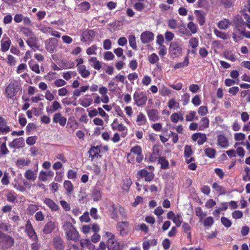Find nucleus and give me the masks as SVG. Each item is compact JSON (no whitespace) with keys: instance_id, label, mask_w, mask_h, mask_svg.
<instances>
[{"instance_id":"nucleus-10","label":"nucleus","mask_w":250,"mask_h":250,"mask_svg":"<svg viewBox=\"0 0 250 250\" xmlns=\"http://www.w3.org/2000/svg\"><path fill=\"white\" fill-rule=\"evenodd\" d=\"M129 224L127 222H119L117 224V229L122 236H125L128 233L127 228Z\"/></svg>"},{"instance_id":"nucleus-22","label":"nucleus","mask_w":250,"mask_h":250,"mask_svg":"<svg viewBox=\"0 0 250 250\" xmlns=\"http://www.w3.org/2000/svg\"><path fill=\"white\" fill-rule=\"evenodd\" d=\"M10 130V127L6 125L5 119L0 117V132L2 133H7Z\"/></svg>"},{"instance_id":"nucleus-48","label":"nucleus","mask_w":250,"mask_h":250,"mask_svg":"<svg viewBox=\"0 0 250 250\" xmlns=\"http://www.w3.org/2000/svg\"><path fill=\"white\" fill-rule=\"evenodd\" d=\"M38 210V207L37 205L35 204H30L27 208V212L30 215H33Z\"/></svg>"},{"instance_id":"nucleus-13","label":"nucleus","mask_w":250,"mask_h":250,"mask_svg":"<svg viewBox=\"0 0 250 250\" xmlns=\"http://www.w3.org/2000/svg\"><path fill=\"white\" fill-rule=\"evenodd\" d=\"M24 176L29 181H35L37 177V169L32 170L28 169L26 170L24 173Z\"/></svg>"},{"instance_id":"nucleus-34","label":"nucleus","mask_w":250,"mask_h":250,"mask_svg":"<svg viewBox=\"0 0 250 250\" xmlns=\"http://www.w3.org/2000/svg\"><path fill=\"white\" fill-rule=\"evenodd\" d=\"M3 242L5 244L4 248L7 249L12 246L14 243V240L9 236L4 235L3 237Z\"/></svg>"},{"instance_id":"nucleus-28","label":"nucleus","mask_w":250,"mask_h":250,"mask_svg":"<svg viewBox=\"0 0 250 250\" xmlns=\"http://www.w3.org/2000/svg\"><path fill=\"white\" fill-rule=\"evenodd\" d=\"M136 123L138 125H144L146 124L147 120L146 116L142 112H140L137 116Z\"/></svg>"},{"instance_id":"nucleus-42","label":"nucleus","mask_w":250,"mask_h":250,"mask_svg":"<svg viewBox=\"0 0 250 250\" xmlns=\"http://www.w3.org/2000/svg\"><path fill=\"white\" fill-rule=\"evenodd\" d=\"M213 32L217 37L221 39L227 40L229 38V35L227 34L224 32L220 31L217 29H214Z\"/></svg>"},{"instance_id":"nucleus-9","label":"nucleus","mask_w":250,"mask_h":250,"mask_svg":"<svg viewBox=\"0 0 250 250\" xmlns=\"http://www.w3.org/2000/svg\"><path fill=\"white\" fill-rule=\"evenodd\" d=\"M45 44L47 50L52 53L55 50L58 46V41L56 39L50 38L45 41Z\"/></svg>"},{"instance_id":"nucleus-5","label":"nucleus","mask_w":250,"mask_h":250,"mask_svg":"<svg viewBox=\"0 0 250 250\" xmlns=\"http://www.w3.org/2000/svg\"><path fill=\"white\" fill-rule=\"evenodd\" d=\"M133 99L135 104L138 106H142L146 104L147 98L145 92L136 91L133 95Z\"/></svg>"},{"instance_id":"nucleus-53","label":"nucleus","mask_w":250,"mask_h":250,"mask_svg":"<svg viewBox=\"0 0 250 250\" xmlns=\"http://www.w3.org/2000/svg\"><path fill=\"white\" fill-rule=\"evenodd\" d=\"M148 60L150 63L155 64L159 61V58L156 54L152 53L148 57Z\"/></svg>"},{"instance_id":"nucleus-12","label":"nucleus","mask_w":250,"mask_h":250,"mask_svg":"<svg viewBox=\"0 0 250 250\" xmlns=\"http://www.w3.org/2000/svg\"><path fill=\"white\" fill-rule=\"evenodd\" d=\"M9 147L15 149L21 148L24 146V140L22 137L14 139L9 145Z\"/></svg>"},{"instance_id":"nucleus-14","label":"nucleus","mask_w":250,"mask_h":250,"mask_svg":"<svg viewBox=\"0 0 250 250\" xmlns=\"http://www.w3.org/2000/svg\"><path fill=\"white\" fill-rule=\"evenodd\" d=\"M94 36L93 31L92 30H85L82 34L81 41L84 42H88L92 40Z\"/></svg>"},{"instance_id":"nucleus-31","label":"nucleus","mask_w":250,"mask_h":250,"mask_svg":"<svg viewBox=\"0 0 250 250\" xmlns=\"http://www.w3.org/2000/svg\"><path fill=\"white\" fill-rule=\"evenodd\" d=\"M78 69V71L81 76L84 78H87L90 74L88 70H87L85 65L80 66Z\"/></svg>"},{"instance_id":"nucleus-2","label":"nucleus","mask_w":250,"mask_h":250,"mask_svg":"<svg viewBox=\"0 0 250 250\" xmlns=\"http://www.w3.org/2000/svg\"><path fill=\"white\" fill-rule=\"evenodd\" d=\"M109 210L111 212V218L115 221H118L119 217L121 219H126L127 217V211L122 206H116L111 204L109 206Z\"/></svg>"},{"instance_id":"nucleus-41","label":"nucleus","mask_w":250,"mask_h":250,"mask_svg":"<svg viewBox=\"0 0 250 250\" xmlns=\"http://www.w3.org/2000/svg\"><path fill=\"white\" fill-rule=\"evenodd\" d=\"M191 226L186 222H184L182 224V229L184 232L187 233L188 238H191V234L190 231L191 229Z\"/></svg>"},{"instance_id":"nucleus-49","label":"nucleus","mask_w":250,"mask_h":250,"mask_svg":"<svg viewBox=\"0 0 250 250\" xmlns=\"http://www.w3.org/2000/svg\"><path fill=\"white\" fill-rule=\"evenodd\" d=\"M158 163L161 166L163 169H167L168 167V162L164 157H160L158 159Z\"/></svg>"},{"instance_id":"nucleus-7","label":"nucleus","mask_w":250,"mask_h":250,"mask_svg":"<svg viewBox=\"0 0 250 250\" xmlns=\"http://www.w3.org/2000/svg\"><path fill=\"white\" fill-rule=\"evenodd\" d=\"M137 176L139 178H145L146 182L151 181L154 177V174L152 172H148L146 169H142L138 171Z\"/></svg>"},{"instance_id":"nucleus-44","label":"nucleus","mask_w":250,"mask_h":250,"mask_svg":"<svg viewBox=\"0 0 250 250\" xmlns=\"http://www.w3.org/2000/svg\"><path fill=\"white\" fill-rule=\"evenodd\" d=\"M189 64V59L188 56L186 57L184 59V61L183 62H179L176 63L174 66V69H178L181 68L185 66H187Z\"/></svg>"},{"instance_id":"nucleus-21","label":"nucleus","mask_w":250,"mask_h":250,"mask_svg":"<svg viewBox=\"0 0 250 250\" xmlns=\"http://www.w3.org/2000/svg\"><path fill=\"white\" fill-rule=\"evenodd\" d=\"M99 92L102 95L101 98L102 102L104 104H107L109 101V98L107 95V89L104 86H102L99 88Z\"/></svg>"},{"instance_id":"nucleus-18","label":"nucleus","mask_w":250,"mask_h":250,"mask_svg":"<svg viewBox=\"0 0 250 250\" xmlns=\"http://www.w3.org/2000/svg\"><path fill=\"white\" fill-rule=\"evenodd\" d=\"M53 122L59 123L61 126H64L66 123V118L62 115L60 113H56L54 115L53 119Z\"/></svg>"},{"instance_id":"nucleus-36","label":"nucleus","mask_w":250,"mask_h":250,"mask_svg":"<svg viewBox=\"0 0 250 250\" xmlns=\"http://www.w3.org/2000/svg\"><path fill=\"white\" fill-rule=\"evenodd\" d=\"M92 98H83L79 100V103L82 106L87 107L92 104Z\"/></svg>"},{"instance_id":"nucleus-54","label":"nucleus","mask_w":250,"mask_h":250,"mask_svg":"<svg viewBox=\"0 0 250 250\" xmlns=\"http://www.w3.org/2000/svg\"><path fill=\"white\" fill-rule=\"evenodd\" d=\"M98 47L96 45H93L88 47L86 51V54L88 55H96V51Z\"/></svg>"},{"instance_id":"nucleus-33","label":"nucleus","mask_w":250,"mask_h":250,"mask_svg":"<svg viewBox=\"0 0 250 250\" xmlns=\"http://www.w3.org/2000/svg\"><path fill=\"white\" fill-rule=\"evenodd\" d=\"M53 174V172L51 171L48 172L41 171L40 172L38 178L40 181L45 182L47 180V177L52 176Z\"/></svg>"},{"instance_id":"nucleus-19","label":"nucleus","mask_w":250,"mask_h":250,"mask_svg":"<svg viewBox=\"0 0 250 250\" xmlns=\"http://www.w3.org/2000/svg\"><path fill=\"white\" fill-rule=\"evenodd\" d=\"M146 112L150 121L155 122L159 119V113L157 110L151 109L147 110Z\"/></svg>"},{"instance_id":"nucleus-56","label":"nucleus","mask_w":250,"mask_h":250,"mask_svg":"<svg viewBox=\"0 0 250 250\" xmlns=\"http://www.w3.org/2000/svg\"><path fill=\"white\" fill-rule=\"evenodd\" d=\"M9 152L6 145L5 142H3L0 146V154L2 155H5Z\"/></svg>"},{"instance_id":"nucleus-35","label":"nucleus","mask_w":250,"mask_h":250,"mask_svg":"<svg viewBox=\"0 0 250 250\" xmlns=\"http://www.w3.org/2000/svg\"><path fill=\"white\" fill-rule=\"evenodd\" d=\"M77 75V73L74 71H68L63 72L62 73V77L66 81H69L71 78L75 77Z\"/></svg>"},{"instance_id":"nucleus-15","label":"nucleus","mask_w":250,"mask_h":250,"mask_svg":"<svg viewBox=\"0 0 250 250\" xmlns=\"http://www.w3.org/2000/svg\"><path fill=\"white\" fill-rule=\"evenodd\" d=\"M217 145L221 148H226L229 146V141L225 135L220 134L217 136Z\"/></svg>"},{"instance_id":"nucleus-59","label":"nucleus","mask_w":250,"mask_h":250,"mask_svg":"<svg viewBox=\"0 0 250 250\" xmlns=\"http://www.w3.org/2000/svg\"><path fill=\"white\" fill-rule=\"evenodd\" d=\"M188 27L192 34H195L197 32L198 27L193 22L190 21L188 24Z\"/></svg>"},{"instance_id":"nucleus-8","label":"nucleus","mask_w":250,"mask_h":250,"mask_svg":"<svg viewBox=\"0 0 250 250\" xmlns=\"http://www.w3.org/2000/svg\"><path fill=\"white\" fill-rule=\"evenodd\" d=\"M154 37V34L148 31L143 32L140 36V39L143 43H147L152 42Z\"/></svg>"},{"instance_id":"nucleus-52","label":"nucleus","mask_w":250,"mask_h":250,"mask_svg":"<svg viewBox=\"0 0 250 250\" xmlns=\"http://www.w3.org/2000/svg\"><path fill=\"white\" fill-rule=\"evenodd\" d=\"M90 4L86 1L82 2L78 5V8L81 11L85 12L90 8Z\"/></svg>"},{"instance_id":"nucleus-23","label":"nucleus","mask_w":250,"mask_h":250,"mask_svg":"<svg viewBox=\"0 0 250 250\" xmlns=\"http://www.w3.org/2000/svg\"><path fill=\"white\" fill-rule=\"evenodd\" d=\"M88 62L91 66L96 70H100L101 68V64L97 60V58L95 57H90L88 59Z\"/></svg>"},{"instance_id":"nucleus-57","label":"nucleus","mask_w":250,"mask_h":250,"mask_svg":"<svg viewBox=\"0 0 250 250\" xmlns=\"http://www.w3.org/2000/svg\"><path fill=\"white\" fill-rule=\"evenodd\" d=\"M193 153L191 147L190 146L186 145L185 146L184 155L186 158L190 157Z\"/></svg>"},{"instance_id":"nucleus-20","label":"nucleus","mask_w":250,"mask_h":250,"mask_svg":"<svg viewBox=\"0 0 250 250\" xmlns=\"http://www.w3.org/2000/svg\"><path fill=\"white\" fill-rule=\"evenodd\" d=\"M30 163V160L27 158H18L16 161V165L19 168H22L24 167L28 166Z\"/></svg>"},{"instance_id":"nucleus-17","label":"nucleus","mask_w":250,"mask_h":250,"mask_svg":"<svg viewBox=\"0 0 250 250\" xmlns=\"http://www.w3.org/2000/svg\"><path fill=\"white\" fill-rule=\"evenodd\" d=\"M56 228V224L54 222L49 221L44 226L42 231L45 234L51 233Z\"/></svg>"},{"instance_id":"nucleus-11","label":"nucleus","mask_w":250,"mask_h":250,"mask_svg":"<svg viewBox=\"0 0 250 250\" xmlns=\"http://www.w3.org/2000/svg\"><path fill=\"white\" fill-rule=\"evenodd\" d=\"M191 138L193 141H197V143L199 145H203L207 140L206 135L202 133H196L193 134L191 136Z\"/></svg>"},{"instance_id":"nucleus-58","label":"nucleus","mask_w":250,"mask_h":250,"mask_svg":"<svg viewBox=\"0 0 250 250\" xmlns=\"http://www.w3.org/2000/svg\"><path fill=\"white\" fill-rule=\"evenodd\" d=\"M39 29L42 33L47 34L51 31L52 28L44 25L41 24L39 26Z\"/></svg>"},{"instance_id":"nucleus-32","label":"nucleus","mask_w":250,"mask_h":250,"mask_svg":"<svg viewBox=\"0 0 250 250\" xmlns=\"http://www.w3.org/2000/svg\"><path fill=\"white\" fill-rule=\"evenodd\" d=\"M62 108V106L60 103L57 101H54L52 104V107L50 108L47 107L46 108V111L48 113H53L58 110H59Z\"/></svg>"},{"instance_id":"nucleus-63","label":"nucleus","mask_w":250,"mask_h":250,"mask_svg":"<svg viewBox=\"0 0 250 250\" xmlns=\"http://www.w3.org/2000/svg\"><path fill=\"white\" fill-rule=\"evenodd\" d=\"M191 103L195 106H199L201 104V96L198 95H196L192 99Z\"/></svg>"},{"instance_id":"nucleus-29","label":"nucleus","mask_w":250,"mask_h":250,"mask_svg":"<svg viewBox=\"0 0 250 250\" xmlns=\"http://www.w3.org/2000/svg\"><path fill=\"white\" fill-rule=\"evenodd\" d=\"M107 246L108 250H121L119 243L116 239L107 243Z\"/></svg>"},{"instance_id":"nucleus-51","label":"nucleus","mask_w":250,"mask_h":250,"mask_svg":"<svg viewBox=\"0 0 250 250\" xmlns=\"http://www.w3.org/2000/svg\"><path fill=\"white\" fill-rule=\"evenodd\" d=\"M205 154L210 158H213L215 157L216 151L214 148L208 147L205 150Z\"/></svg>"},{"instance_id":"nucleus-30","label":"nucleus","mask_w":250,"mask_h":250,"mask_svg":"<svg viewBox=\"0 0 250 250\" xmlns=\"http://www.w3.org/2000/svg\"><path fill=\"white\" fill-rule=\"evenodd\" d=\"M0 50L2 52H5L8 51L10 48L11 42L9 38H7L5 40H2Z\"/></svg>"},{"instance_id":"nucleus-46","label":"nucleus","mask_w":250,"mask_h":250,"mask_svg":"<svg viewBox=\"0 0 250 250\" xmlns=\"http://www.w3.org/2000/svg\"><path fill=\"white\" fill-rule=\"evenodd\" d=\"M173 223L176 225V227H179L183 222V218L180 213H178L175 215L173 219Z\"/></svg>"},{"instance_id":"nucleus-27","label":"nucleus","mask_w":250,"mask_h":250,"mask_svg":"<svg viewBox=\"0 0 250 250\" xmlns=\"http://www.w3.org/2000/svg\"><path fill=\"white\" fill-rule=\"evenodd\" d=\"M81 246L83 248H87L89 250H92L94 247L91 241L89 239H83L80 241Z\"/></svg>"},{"instance_id":"nucleus-16","label":"nucleus","mask_w":250,"mask_h":250,"mask_svg":"<svg viewBox=\"0 0 250 250\" xmlns=\"http://www.w3.org/2000/svg\"><path fill=\"white\" fill-rule=\"evenodd\" d=\"M43 203L46 204L52 211H58L60 209L59 206L50 198H45Z\"/></svg>"},{"instance_id":"nucleus-60","label":"nucleus","mask_w":250,"mask_h":250,"mask_svg":"<svg viewBox=\"0 0 250 250\" xmlns=\"http://www.w3.org/2000/svg\"><path fill=\"white\" fill-rule=\"evenodd\" d=\"M189 44L192 48H196L199 44L198 39L196 38L193 37L189 41Z\"/></svg>"},{"instance_id":"nucleus-62","label":"nucleus","mask_w":250,"mask_h":250,"mask_svg":"<svg viewBox=\"0 0 250 250\" xmlns=\"http://www.w3.org/2000/svg\"><path fill=\"white\" fill-rule=\"evenodd\" d=\"M136 229L137 230H141L145 232L146 233H148L149 229L148 227L144 223H142L140 225H138L136 227Z\"/></svg>"},{"instance_id":"nucleus-38","label":"nucleus","mask_w":250,"mask_h":250,"mask_svg":"<svg viewBox=\"0 0 250 250\" xmlns=\"http://www.w3.org/2000/svg\"><path fill=\"white\" fill-rule=\"evenodd\" d=\"M230 25L229 21L227 19H224L222 21H220L217 23L218 27L222 29L225 30L227 29Z\"/></svg>"},{"instance_id":"nucleus-45","label":"nucleus","mask_w":250,"mask_h":250,"mask_svg":"<svg viewBox=\"0 0 250 250\" xmlns=\"http://www.w3.org/2000/svg\"><path fill=\"white\" fill-rule=\"evenodd\" d=\"M195 13L197 17V21L200 25H203L205 22V17L202 13L198 10L195 11Z\"/></svg>"},{"instance_id":"nucleus-39","label":"nucleus","mask_w":250,"mask_h":250,"mask_svg":"<svg viewBox=\"0 0 250 250\" xmlns=\"http://www.w3.org/2000/svg\"><path fill=\"white\" fill-rule=\"evenodd\" d=\"M63 186L67 193L70 194L73 190V185L72 183L68 180H65L63 183Z\"/></svg>"},{"instance_id":"nucleus-55","label":"nucleus","mask_w":250,"mask_h":250,"mask_svg":"<svg viewBox=\"0 0 250 250\" xmlns=\"http://www.w3.org/2000/svg\"><path fill=\"white\" fill-rule=\"evenodd\" d=\"M168 106L170 109H178L179 108V104L176 102L174 99H171L168 102Z\"/></svg>"},{"instance_id":"nucleus-24","label":"nucleus","mask_w":250,"mask_h":250,"mask_svg":"<svg viewBox=\"0 0 250 250\" xmlns=\"http://www.w3.org/2000/svg\"><path fill=\"white\" fill-rule=\"evenodd\" d=\"M100 152V148L99 146L92 147L89 151V156L93 160L95 158L101 157L99 154Z\"/></svg>"},{"instance_id":"nucleus-61","label":"nucleus","mask_w":250,"mask_h":250,"mask_svg":"<svg viewBox=\"0 0 250 250\" xmlns=\"http://www.w3.org/2000/svg\"><path fill=\"white\" fill-rule=\"evenodd\" d=\"M222 224L227 228L230 227L232 225L231 221L225 217H222L221 218Z\"/></svg>"},{"instance_id":"nucleus-50","label":"nucleus","mask_w":250,"mask_h":250,"mask_svg":"<svg viewBox=\"0 0 250 250\" xmlns=\"http://www.w3.org/2000/svg\"><path fill=\"white\" fill-rule=\"evenodd\" d=\"M128 41L130 46L133 49H136L137 48V44L136 42V38L134 35H130L128 37Z\"/></svg>"},{"instance_id":"nucleus-37","label":"nucleus","mask_w":250,"mask_h":250,"mask_svg":"<svg viewBox=\"0 0 250 250\" xmlns=\"http://www.w3.org/2000/svg\"><path fill=\"white\" fill-rule=\"evenodd\" d=\"M30 68L37 74L40 73V69L39 64L36 63L33 60H31L28 62Z\"/></svg>"},{"instance_id":"nucleus-26","label":"nucleus","mask_w":250,"mask_h":250,"mask_svg":"<svg viewBox=\"0 0 250 250\" xmlns=\"http://www.w3.org/2000/svg\"><path fill=\"white\" fill-rule=\"evenodd\" d=\"M209 121L207 117H203L201 118L198 127L199 130H204L206 128L209 127Z\"/></svg>"},{"instance_id":"nucleus-1","label":"nucleus","mask_w":250,"mask_h":250,"mask_svg":"<svg viewBox=\"0 0 250 250\" xmlns=\"http://www.w3.org/2000/svg\"><path fill=\"white\" fill-rule=\"evenodd\" d=\"M62 228L65 233L67 240H72L75 242L79 240L80 236L79 232L71 222L68 221L64 222Z\"/></svg>"},{"instance_id":"nucleus-64","label":"nucleus","mask_w":250,"mask_h":250,"mask_svg":"<svg viewBox=\"0 0 250 250\" xmlns=\"http://www.w3.org/2000/svg\"><path fill=\"white\" fill-rule=\"evenodd\" d=\"M160 94L163 96H166L169 95L171 91L167 87L163 86L159 90Z\"/></svg>"},{"instance_id":"nucleus-40","label":"nucleus","mask_w":250,"mask_h":250,"mask_svg":"<svg viewBox=\"0 0 250 250\" xmlns=\"http://www.w3.org/2000/svg\"><path fill=\"white\" fill-rule=\"evenodd\" d=\"M26 42L27 44L31 48L37 47V38L35 35H33V36L29 38Z\"/></svg>"},{"instance_id":"nucleus-25","label":"nucleus","mask_w":250,"mask_h":250,"mask_svg":"<svg viewBox=\"0 0 250 250\" xmlns=\"http://www.w3.org/2000/svg\"><path fill=\"white\" fill-rule=\"evenodd\" d=\"M53 244L55 248L58 250H62L64 248L63 241L60 237H56L54 239Z\"/></svg>"},{"instance_id":"nucleus-43","label":"nucleus","mask_w":250,"mask_h":250,"mask_svg":"<svg viewBox=\"0 0 250 250\" xmlns=\"http://www.w3.org/2000/svg\"><path fill=\"white\" fill-rule=\"evenodd\" d=\"M212 187L217 192H219L220 194H224L226 193L225 188L217 183H214L212 185Z\"/></svg>"},{"instance_id":"nucleus-3","label":"nucleus","mask_w":250,"mask_h":250,"mask_svg":"<svg viewBox=\"0 0 250 250\" xmlns=\"http://www.w3.org/2000/svg\"><path fill=\"white\" fill-rule=\"evenodd\" d=\"M20 90H21L20 83L17 81H13L10 82L6 87L5 94L7 98L11 99L17 94Z\"/></svg>"},{"instance_id":"nucleus-4","label":"nucleus","mask_w":250,"mask_h":250,"mask_svg":"<svg viewBox=\"0 0 250 250\" xmlns=\"http://www.w3.org/2000/svg\"><path fill=\"white\" fill-rule=\"evenodd\" d=\"M182 48L181 44L176 42H172L170 44L169 54L172 58H177L181 55Z\"/></svg>"},{"instance_id":"nucleus-47","label":"nucleus","mask_w":250,"mask_h":250,"mask_svg":"<svg viewBox=\"0 0 250 250\" xmlns=\"http://www.w3.org/2000/svg\"><path fill=\"white\" fill-rule=\"evenodd\" d=\"M117 130L122 132L121 136L123 137H125L127 133V129L126 127L121 124L117 125Z\"/></svg>"},{"instance_id":"nucleus-6","label":"nucleus","mask_w":250,"mask_h":250,"mask_svg":"<svg viewBox=\"0 0 250 250\" xmlns=\"http://www.w3.org/2000/svg\"><path fill=\"white\" fill-rule=\"evenodd\" d=\"M25 232L28 237L33 241H36L38 240L37 235L34 231L30 221H28L25 227Z\"/></svg>"}]
</instances>
